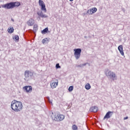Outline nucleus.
<instances>
[{
  "label": "nucleus",
  "instance_id": "5701e85b",
  "mask_svg": "<svg viewBox=\"0 0 130 130\" xmlns=\"http://www.w3.org/2000/svg\"><path fill=\"white\" fill-rule=\"evenodd\" d=\"M74 90V86H71L69 88V92H72Z\"/></svg>",
  "mask_w": 130,
  "mask_h": 130
},
{
  "label": "nucleus",
  "instance_id": "7ed1b4c3",
  "mask_svg": "<svg viewBox=\"0 0 130 130\" xmlns=\"http://www.w3.org/2000/svg\"><path fill=\"white\" fill-rule=\"evenodd\" d=\"M63 119H64V115L63 114L58 113L54 115V120L55 121H61Z\"/></svg>",
  "mask_w": 130,
  "mask_h": 130
},
{
  "label": "nucleus",
  "instance_id": "4468645a",
  "mask_svg": "<svg viewBox=\"0 0 130 130\" xmlns=\"http://www.w3.org/2000/svg\"><path fill=\"white\" fill-rule=\"evenodd\" d=\"M27 24L28 26H33V25H34V20L32 19H29L27 22Z\"/></svg>",
  "mask_w": 130,
  "mask_h": 130
},
{
  "label": "nucleus",
  "instance_id": "423d86ee",
  "mask_svg": "<svg viewBox=\"0 0 130 130\" xmlns=\"http://www.w3.org/2000/svg\"><path fill=\"white\" fill-rule=\"evenodd\" d=\"M107 77H110L111 79H113V80H116V75L115 73L111 71H108L107 74H106Z\"/></svg>",
  "mask_w": 130,
  "mask_h": 130
},
{
  "label": "nucleus",
  "instance_id": "f3484780",
  "mask_svg": "<svg viewBox=\"0 0 130 130\" xmlns=\"http://www.w3.org/2000/svg\"><path fill=\"white\" fill-rule=\"evenodd\" d=\"M8 32L9 33H14V27H9L8 29Z\"/></svg>",
  "mask_w": 130,
  "mask_h": 130
},
{
  "label": "nucleus",
  "instance_id": "dca6fc26",
  "mask_svg": "<svg viewBox=\"0 0 130 130\" xmlns=\"http://www.w3.org/2000/svg\"><path fill=\"white\" fill-rule=\"evenodd\" d=\"M48 32V28L46 27L41 31L42 34H46Z\"/></svg>",
  "mask_w": 130,
  "mask_h": 130
},
{
  "label": "nucleus",
  "instance_id": "bb28decb",
  "mask_svg": "<svg viewBox=\"0 0 130 130\" xmlns=\"http://www.w3.org/2000/svg\"><path fill=\"white\" fill-rule=\"evenodd\" d=\"M70 1H74V0H70Z\"/></svg>",
  "mask_w": 130,
  "mask_h": 130
},
{
  "label": "nucleus",
  "instance_id": "a878e982",
  "mask_svg": "<svg viewBox=\"0 0 130 130\" xmlns=\"http://www.w3.org/2000/svg\"><path fill=\"white\" fill-rule=\"evenodd\" d=\"M49 102H50V103H52V102H50V101H49Z\"/></svg>",
  "mask_w": 130,
  "mask_h": 130
},
{
  "label": "nucleus",
  "instance_id": "ddd939ff",
  "mask_svg": "<svg viewBox=\"0 0 130 130\" xmlns=\"http://www.w3.org/2000/svg\"><path fill=\"white\" fill-rule=\"evenodd\" d=\"M89 111L90 112H97V111H98V107L96 106L91 107L90 108Z\"/></svg>",
  "mask_w": 130,
  "mask_h": 130
},
{
  "label": "nucleus",
  "instance_id": "f8f14e48",
  "mask_svg": "<svg viewBox=\"0 0 130 130\" xmlns=\"http://www.w3.org/2000/svg\"><path fill=\"white\" fill-rule=\"evenodd\" d=\"M118 49L120 53L123 56H124V52H123V47L122 45H120L118 47Z\"/></svg>",
  "mask_w": 130,
  "mask_h": 130
},
{
  "label": "nucleus",
  "instance_id": "393cba45",
  "mask_svg": "<svg viewBox=\"0 0 130 130\" xmlns=\"http://www.w3.org/2000/svg\"><path fill=\"white\" fill-rule=\"evenodd\" d=\"M128 118V117H124L123 119L124 120H125V119H127Z\"/></svg>",
  "mask_w": 130,
  "mask_h": 130
},
{
  "label": "nucleus",
  "instance_id": "b1692460",
  "mask_svg": "<svg viewBox=\"0 0 130 130\" xmlns=\"http://www.w3.org/2000/svg\"><path fill=\"white\" fill-rule=\"evenodd\" d=\"M56 69H60V66H59V63H57L56 64Z\"/></svg>",
  "mask_w": 130,
  "mask_h": 130
},
{
  "label": "nucleus",
  "instance_id": "aec40b11",
  "mask_svg": "<svg viewBox=\"0 0 130 130\" xmlns=\"http://www.w3.org/2000/svg\"><path fill=\"white\" fill-rule=\"evenodd\" d=\"M39 16H40V17H41V18H47V16L43 14V13H41L40 14H39Z\"/></svg>",
  "mask_w": 130,
  "mask_h": 130
},
{
  "label": "nucleus",
  "instance_id": "0eeeda50",
  "mask_svg": "<svg viewBox=\"0 0 130 130\" xmlns=\"http://www.w3.org/2000/svg\"><path fill=\"white\" fill-rule=\"evenodd\" d=\"M34 74V73L31 72L29 70H26L24 72V77L26 79H27V78H31Z\"/></svg>",
  "mask_w": 130,
  "mask_h": 130
},
{
  "label": "nucleus",
  "instance_id": "f03ea898",
  "mask_svg": "<svg viewBox=\"0 0 130 130\" xmlns=\"http://www.w3.org/2000/svg\"><path fill=\"white\" fill-rule=\"evenodd\" d=\"M20 6H21V3L19 2H11L4 5L3 8L10 10L11 9H14V8H18V7H20Z\"/></svg>",
  "mask_w": 130,
  "mask_h": 130
},
{
  "label": "nucleus",
  "instance_id": "2eb2a0df",
  "mask_svg": "<svg viewBox=\"0 0 130 130\" xmlns=\"http://www.w3.org/2000/svg\"><path fill=\"white\" fill-rule=\"evenodd\" d=\"M42 42L43 44H45V43H48L49 42V40H48L47 38H45L42 40Z\"/></svg>",
  "mask_w": 130,
  "mask_h": 130
},
{
  "label": "nucleus",
  "instance_id": "6ab92c4d",
  "mask_svg": "<svg viewBox=\"0 0 130 130\" xmlns=\"http://www.w3.org/2000/svg\"><path fill=\"white\" fill-rule=\"evenodd\" d=\"M14 40H15L16 41H19V36L15 35L13 37Z\"/></svg>",
  "mask_w": 130,
  "mask_h": 130
},
{
  "label": "nucleus",
  "instance_id": "20e7f679",
  "mask_svg": "<svg viewBox=\"0 0 130 130\" xmlns=\"http://www.w3.org/2000/svg\"><path fill=\"white\" fill-rule=\"evenodd\" d=\"M74 55L76 59H79L81 56V52H82V50L80 48L74 49Z\"/></svg>",
  "mask_w": 130,
  "mask_h": 130
},
{
  "label": "nucleus",
  "instance_id": "9d476101",
  "mask_svg": "<svg viewBox=\"0 0 130 130\" xmlns=\"http://www.w3.org/2000/svg\"><path fill=\"white\" fill-rule=\"evenodd\" d=\"M50 85L51 88L52 89H54L55 88H56L57 86H58V81L56 80L55 82H52Z\"/></svg>",
  "mask_w": 130,
  "mask_h": 130
},
{
  "label": "nucleus",
  "instance_id": "9b49d317",
  "mask_svg": "<svg viewBox=\"0 0 130 130\" xmlns=\"http://www.w3.org/2000/svg\"><path fill=\"white\" fill-rule=\"evenodd\" d=\"M112 113H113V112L109 111L108 112L105 117H104V119H106V118H110L111 116H112Z\"/></svg>",
  "mask_w": 130,
  "mask_h": 130
},
{
  "label": "nucleus",
  "instance_id": "39448f33",
  "mask_svg": "<svg viewBox=\"0 0 130 130\" xmlns=\"http://www.w3.org/2000/svg\"><path fill=\"white\" fill-rule=\"evenodd\" d=\"M39 5L41 7V10L44 12V13H46L47 11L46 10V7L45 6V4L43 1H39Z\"/></svg>",
  "mask_w": 130,
  "mask_h": 130
},
{
  "label": "nucleus",
  "instance_id": "412c9836",
  "mask_svg": "<svg viewBox=\"0 0 130 130\" xmlns=\"http://www.w3.org/2000/svg\"><path fill=\"white\" fill-rule=\"evenodd\" d=\"M37 30H38V26L37 24H35L34 25V31H35V32H36Z\"/></svg>",
  "mask_w": 130,
  "mask_h": 130
},
{
  "label": "nucleus",
  "instance_id": "4be33fe9",
  "mask_svg": "<svg viewBox=\"0 0 130 130\" xmlns=\"http://www.w3.org/2000/svg\"><path fill=\"white\" fill-rule=\"evenodd\" d=\"M72 129L73 130H78V126H77V125H76L75 124H74L72 126Z\"/></svg>",
  "mask_w": 130,
  "mask_h": 130
},
{
  "label": "nucleus",
  "instance_id": "a211bd4d",
  "mask_svg": "<svg viewBox=\"0 0 130 130\" xmlns=\"http://www.w3.org/2000/svg\"><path fill=\"white\" fill-rule=\"evenodd\" d=\"M85 88L86 90H90L91 89V85L89 83H87L85 86Z\"/></svg>",
  "mask_w": 130,
  "mask_h": 130
},
{
  "label": "nucleus",
  "instance_id": "1a4fd4ad",
  "mask_svg": "<svg viewBox=\"0 0 130 130\" xmlns=\"http://www.w3.org/2000/svg\"><path fill=\"white\" fill-rule=\"evenodd\" d=\"M23 89L26 91L27 93H31L32 92V86H25L23 87Z\"/></svg>",
  "mask_w": 130,
  "mask_h": 130
},
{
  "label": "nucleus",
  "instance_id": "f257e3e1",
  "mask_svg": "<svg viewBox=\"0 0 130 130\" xmlns=\"http://www.w3.org/2000/svg\"><path fill=\"white\" fill-rule=\"evenodd\" d=\"M11 107L15 112H20L23 110V103L21 102L14 100L11 102Z\"/></svg>",
  "mask_w": 130,
  "mask_h": 130
},
{
  "label": "nucleus",
  "instance_id": "6e6552de",
  "mask_svg": "<svg viewBox=\"0 0 130 130\" xmlns=\"http://www.w3.org/2000/svg\"><path fill=\"white\" fill-rule=\"evenodd\" d=\"M97 12V8L95 7L92 8L90 9H89L87 11V13L89 14V15H93L94 13H96Z\"/></svg>",
  "mask_w": 130,
  "mask_h": 130
}]
</instances>
